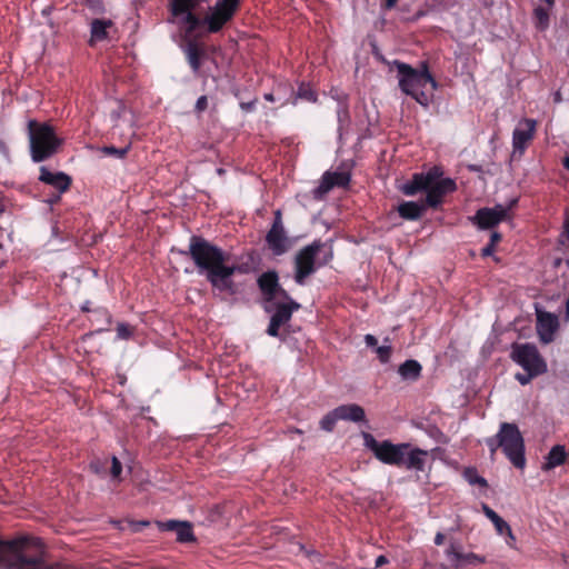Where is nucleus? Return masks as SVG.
Returning <instances> with one entry per match:
<instances>
[{"instance_id": "1", "label": "nucleus", "mask_w": 569, "mask_h": 569, "mask_svg": "<svg viewBox=\"0 0 569 569\" xmlns=\"http://www.w3.org/2000/svg\"><path fill=\"white\" fill-rule=\"evenodd\" d=\"M0 569H77L66 561H49L46 545L37 537L0 539Z\"/></svg>"}, {"instance_id": "2", "label": "nucleus", "mask_w": 569, "mask_h": 569, "mask_svg": "<svg viewBox=\"0 0 569 569\" xmlns=\"http://www.w3.org/2000/svg\"><path fill=\"white\" fill-rule=\"evenodd\" d=\"M188 254L193 260L198 272L211 284L224 282L236 273H246L249 266L240 263L232 253L222 250L201 237H191Z\"/></svg>"}, {"instance_id": "3", "label": "nucleus", "mask_w": 569, "mask_h": 569, "mask_svg": "<svg viewBox=\"0 0 569 569\" xmlns=\"http://www.w3.org/2000/svg\"><path fill=\"white\" fill-rule=\"evenodd\" d=\"M363 442L376 459L385 465L425 470L428 451L420 448H412L410 443H392L390 440L378 441L371 433H363Z\"/></svg>"}, {"instance_id": "4", "label": "nucleus", "mask_w": 569, "mask_h": 569, "mask_svg": "<svg viewBox=\"0 0 569 569\" xmlns=\"http://www.w3.org/2000/svg\"><path fill=\"white\" fill-rule=\"evenodd\" d=\"M261 307L270 315L267 327V335L280 337V328L284 327L292 317V313L300 309V303L295 301L283 287H259Z\"/></svg>"}, {"instance_id": "5", "label": "nucleus", "mask_w": 569, "mask_h": 569, "mask_svg": "<svg viewBox=\"0 0 569 569\" xmlns=\"http://www.w3.org/2000/svg\"><path fill=\"white\" fill-rule=\"evenodd\" d=\"M442 171L433 167L426 173H416L412 179L401 186L406 196H413L419 191H426L427 207H438L445 194L456 189V183L449 178H441Z\"/></svg>"}, {"instance_id": "6", "label": "nucleus", "mask_w": 569, "mask_h": 569, "mask_svg": "<svg viewBox=\"0 0 569 569\" xmlns=\"http://www.w3.org/2000/svg\"><path fill=\"white\" fill-rule=\"evenodd\" d=\"M401 91L411 96L419 104L428 107L437 89V82L426 64L420 70L403 62H396Z\"/></svg>"}, {"instance_id": "7", "label": "nucleus", "mask_w": 569, "mask_h": 569, "mask_svg": "<svg viewBox=\"0 0 569 569\" xmlns=\"http://www.w3.org/2000/svg\"><path fill=\"white\" fill-rule=\"evenodd\" d=\"M28 134L30 156L33 162H42L53 157L63 143V140L56 133L54 128L47 123H39L36 120L28 122Z\"/></svg>"}, {"instance_id": "8", "label": "nucleus", "mask_w": 569, "mask_h": 569, "mask_svg": "<svg viewBox=\"0 0 569 569\" xmlns=\"http://www.w3.org/2000/svg\"><path fill=\"white\" fill-rule=\"evenodd\" d=\"M333 257L331 241H313L302 248L296 256L295 280L302 282L317 268L327 264Z\"/></svg>"}, {"instance_id": "9", "label": "nucleus", "mask_w": 569, "mask_h": 569, "mask_svg": "<svg viewBox=\"0 0 569 569\" xmlns=\"http://www.w3.org/2000/svg\"><path fill=\"white\" fill-rule=\"evenodd\" d=\"M498 433L502 452L516 468L522 469L526 465L525 441L518 426L501 422Z\"/></svg>"}, {"instance_id": "10", "label": "nucleus", "mask_w": 569, "mask_h": 569, "mask_svg": "<svg viewBox=\"0 0 569 569\" xmlns=\"http://www.w3.org/2000/svg\"><path fill=\"white\" fill-rule=\"evenodd\" d=\"M199 0H172L171 13L174 22L179 26L180 30L184 32L187 38H192L198 34V30L207 24V17L200 20L192 13V9L198 4Z\"/></svg>"}, {"instance_id": "11", "label": "nucleus", "mask_w": 569, "mask_h": 569, "mask_svg": "<svg viewBox=\"0 0 569 569\" xmlns=\"http://www.w3.org/2000/svg\"><path fill=\"white\" fill-rule=\"evenodd\" d=\"M510 358L525 371L537 372L540 376L548 371L546 360L533 343L513 342L511 345Z\"/></svg>"}, {"instance_id": "12", "label": "nucleus", "mask_w": 569, "mask_h": 569, "mask_svg": "<svg viewBox=\"0 0 569 569\" xmlns=\"http://www.w3.org/2000/svg\"><path fill=\"white\" fill-rule=\"evenodd\" d=\"M485 557L473 552H463L458 542L451 541L445 549V558L438 565L441 569H463L468 566L485 563Z\"/></svg>"}, {"instance_id": "13", "label": "nucleus", "mask_w": 569, "mask_h": 569, "mask_svg": "<svg viewBox=\"0 0 569 569\" xmlns=\"http://www.w3.org/2000/svg\"><path fill=\"white\" fill-rule=\"evenodd\" d=\"M485 557L473 552H463L458 542L451 541L445 549V558L438 565L441 569H463L468 566L485 563Z\"/></svg>"}, {"instance_id": "14", "label": "nucleus", "mask_w": 569, "mask_h": 569, "mask_svg": "<svg viewBox=\"0 0 569 569\" xmlns=\"http://www.w3.org/2000/svg\"><path fill=\"white\" fill-rule=\"evenodd\" d=\"M239 7V0H217L207 14L209 32H218L234 14Z\"/></svg>"}, {"instance_id": "15", "label": "nucleus", "mask_w": 569, "mask_h": 569, "mask_svg": "<svg viewBox=\"0 0 569 569\" xmlns=\"http://www.w3.org/2000/svg\"><path fill=\"white\" fill-rule=\"evenodd\" d=\"M536 310V330L540 342L551 343L559 330L560 323L557 315L545 311L539 305H535Z\"/></svg>"}, {"instance_id": "16", "label": "nucleus", "mask_w": 569, "mask_h": 569, "mask_svg": "<svg viewBox=\"0 0 569 569\" xmlns=\"http://www.w3.org/2000/svg\"><path fill=\"white\" fill-rule=\"evenodd\" d=\"M515 203L516 200H512L508 207L497 204L493 208H481L471 221L480 229H490L508 218L509 210Z\"/></svg>"}, {"instance_id": "17", "label": "nucleus", "mask_w": 569, "mask_h": 569, "mask_svg": "<svg viewBox=\"0 0 569 569\" xmlns=\"http://www.w3.org/2000/svg\"><path fill=\"white\" fill-rule=\"evenodd\" d=\"M266 240L269 249L276 256L283 254L290 249L291 242L284 233L280 211L276 212V219L271 229L267 233Z\"/></svg>"}, {"instance_id": "18", "label": "nucleus", "mask_w": 569, "mask_h": 569, "mask_svg": "<svg viewBox=\"0 0 569 569\" xmlns=\"http://www.w3.org/2000/svg\"><path fill=\"white\" fill-rule=\"evenodd\" d=\"M537 122L532 119L519 121L512 133L513 153L520 156L525 152L528 143L532 140L536 132Z\"/></svg>"}, {"instance_id": "19", "label": "nucleus", "mask_w": 569, "mask_h": 569, "mask_svg": "<svg viewBox=\"0 0 569 569\" xmlns=\"http://www.w3.org/2000/svg\"><path fill=\"white\" fill-rule=\"evenodd\" d=\"M157 526L160 531H170L177 535V541L180 543L194 542L196 536L193 533V527L189 521L180 520H167L158 521Z\"/></svg>"}, {"instance_id": "20", "label": "nucleus", "mask_w": 569, "mask_h": 569, "mask_svg": "<svg viewBox=\"0 0 569 569\" xmlns=\"http://www.w3.org/2000/svg\"><path fill=\"white\" fill-rule=\"evenodd\" d=\"M39 180L52 186L60 192L67 191L71 184V179L68 174L63 172H51L47 167L40 168Z\"/></svg>"}, {"instance_id": "21", "label": "nucleus", "mask_w": 569, "mask_h": 569, "mask_svg": "<svg viewBox=\"0 0 569 569\" xmlns=\"http://www.w3.org/2000/svg\"><path fill=\"white\" fill-rule=\"evenodd\" d=\"M569 452L566 450L563 445L553 446L548 455L545 457V461L541 466L543 471L553 470L566 463Z\"/></svg>"}, {"instance_id": "22", "label": "nucleus", "mask_w": 569, "mask_h": 569, "mask_svg": "<svg viewBox=\"0 0 569 569\" xmlns=\"http://www.w3.org/2000/svg\"><path fill=\"white\" fill-rule=\"evenodd\" d=\"M335 409L339 420L361 422L366 419L363 408L357 403L341 405Z\"/></svg>"}, {"instance_id": "23", "label": "nucleus", "mask_w": 569, "mask_h": 569, "mask_svg": "<svg viewBox=\"0 0 569 569\" xmlns=\"http://www.w3.org/2000/svg\"><path fill=\"white\" fill-rule=\"evenodd\" d=\"M89 321L96 327L97 332L108 331L112 325V316L104 307H94Z\"/></svg>"}, {"instance_id": "24", "label": "nucleus", "mask_w": 569, "mask_h": 569, "mask_svg": "<svg viewBox=\"0 0 569 569\" xmlns=\"http://www.w3.org/2000/svg\"><path fill=\"white\" fill-rule=\"evenodd\" d=\"M426 208L425 202L406 201L398 207V212L403 219L416 220L421 217Z\"/></svg>"}, {"instance_id": "25", "label": "nucleus", "mask_w": 569, "mask_h": 569, "mask_svg": "<svg viewBox=\"0 0 569 569\" xmlns=\"http://www.w3.org/2000/svg\"><path fill=\"white\" fill-rule=\"evenodd\" d=\"M422 367L413 359H408L398 368V372L403 380L417 381L421 376Z\"/></svg>"}, {"instance_id": "26", "label": "nucleus", "mask_w": 569, "mask_h": 569, "mask_svg": "<svg viewBox=\"0 0 569 569\" xmlns=\"http://www.w3.org/2000/svg\"><path fill=\"white\" fill-rule=\"evenodd\" d=\"M482 511L485 516L493 523L496 531L499 535L511 536V528L493 509L488 505L482 503Z\"/></svg>"}, {"instance_id": "27", "label": "nucleus", "mask_w": 569, "mask_h": 569, "mask_svg": "<svg viewBox=\"0 0 569 569\" xmlns=\"http://www.w3.org/2000/svg\"><path fill=\"white\" fill-rule=\"evenodd\" d=\"M188 62L192 70L197 72L200 69V58L203 54V50L193 41H189L184 48Z\"/></svg>"}, {"instance_id": "28", "label": "nucleus", "mask_w": 569, "mask_h": 569, "mask_svg": "<svg viewBox=\"0 0 569 569\" xmlns=\"http://www.w3.org/2000/svg\"><path fill=\"white\" fill-rule=\"evenodd\" d=\"M111 26L110 20L96 19L91 23V39L100 41L107 38V29Z\"/></svg>"}, {"instance_id": "29", "label": "nucleus", "mask_w": 569, "mask_h": 569, "mask_svg": "<svg viewBox=\"0 0 569 569\" xmlns=\"http://www.w3.org/2000/svg\"><path fill=\"white\" fill-rule=\"evenodd\" d=\"M535 24L540 30H546L549 26V12L542 7H537L533 11Z\"/></svg>"}, {"instance_id": "30", "label": "nucleus", "mask_w": 569, "mask_h": 569, "mask_svg": "<svg viewBox=\"0 0 569 569\" xmlns=\"http://www.w3.org/2000/svg\"><path fill=\"white\" fill-rule=\"evenodd\" d=\"M333 188L330 177L327 172L322 176L320 184L312 191L313 198L321 199Z\"/></svg>"}, {"instance_id": "31", "label": "nucleus", "mask_w": 569, "mask_h": 569, "mask_svg": "<svg viewBox=\"0 0 569 569\" xmlns=\"http://www.w3.org/2000/svg\"><path fill=\"white\" fill-rule=\"evenodd\" d=\"M338 420L339 418L336 413V409H333L322 417L320 420V428L325 431L331 432Z\"/></svg>"}, {"instance_id": "32", "label": "nucleus", "mask_w": 569, "mask_h": 569, "mask_svg": "<svg viewBox=\"0 0 569 569\" xmlns=\"http://www.w3.org/2000/svg\"><path fill=\"white\" fill-rule=\"evenodd\" d=\"M333 187H346L350 182V174L347 172H327Z\"/></svg>"}, {"instance_id": "33", "label": "nucleus", "mask_w": 569, "mask_h": 569, "mask_svg": "<svg viewBox=\"0 0 569 569\" xmlns=\"http://www.w3.org/2000/svg\"><path fill=\"white\" fill-rule=\"evenodd\" d=\"M89 470L97 476L103 477L107 471V461L94 458L89 463Z\"/></svg>"}, {"instance_id": "34", "label": "nucleus", "mask_w": 569, "mask_h": 569, "mask_svg": "<svg viewBox=\"0 0 569 569\" xmlns=\"http://www.w3.org/2000/svg\"><path fill=\"white\" fill-rule=\"evenodd\" d=\"M376 353L381 363L389 362L392 353V348L390 345H383L376 348Z\"/></svg>"}, {"instance_id": "35", "label": "nucleus", "mask_w": 569, "mask_h": 569, "mask_svg": "<svg viewBox=\"0 0 569 569\" xmlns=\"http://www.w3.org/2000/svg\"><path fill=\"white\" fill-rule=\"evenodd\" d=\"M133 335V328L127 323L119 322L117 325V336L119 339L127 340Z\"/></svg>"}, {"instance_id": "36", "label": "nucleus", "mask_w": 569, "mask_h": 569, "mask_svg": "<svg viewBox=\"0 0 569 569\" xmlns=\"http://www.w3.org/2000/svg\"><path fill=\"white\" fill-rule=\"evenodd\" d=\"M129 150V146L124 148H116V147H103L102 152L107 156H113L116 158H123Z\"/></svg>"}, {"instance_id": "37", "label": "nucleus", "mask_w": 569, "mask_h": 569, "mask_svg": "<svg viewBox=\"0 0 569 569\" xmlns=\"http://www.w3.org/2000/svg\"><path fill=\"white\" fill-rule=\"evenodd\" d=\"M277 283H278V274L274 271H268V272L262 273L259 277L257 284L270 286V284H277Z\"/></svg>"}, {"instance_id": "38", "label": "nucleus", "mask_w": 569, "mask_h": 569, "mask_svg": "<svg viewBox=\"0 0 569 569\" xmlns=\"http://www.w3.org/2000/svg\"><path fill=\"white\" fill-rule=\"evenodd\" d=\"M486 445L488 446V448L490 450L491 458H493V456L497 452V450L501 449V441H500V438H499V433L497 432V435L487 438L486 439Z\"/></svg>"}, {"instance_id": "39", "label": "nucleus", "mask_w": 569, "mask_h": 569, "mask_svg": "<svg viewBox=\"0 0 569 569\" xmlns=\"http://www.w3.org/2000/svg\"><path fill=\"white\" fill-rule=\"evenodd\" d=\"M537 372L525 371V373H516L515 378L521 386H527L531 382L532 379L539 377Z\"/></svg>"}, {"instance_id": "40", "label": "nucleus", "mask_w": 569, "mask_h": 569, "mask_svg": "<svg viewBox=\"0 0 569 569\" xmlns=\"http://www.w3.org/2000/svg\"><path fill=\"white\" fill-rule=\"evenodd\" d=\"M466 476H467V479L468 481L471 483V485H479L481 487H486L487 486V481L483 477L481 476H478L473 470L471 469H468L466 471Z\"/></svg>"}, {"instance_id": "41", "label": "nucleus", "mask_w": 569, "mask_h": 569, "mask_svg": "<svg viewBox=\"0 0 569 569\" xmlns=\"http://www.w3.org/2000/svg\"><path fill=\"white\" fill-rule=\"evenodd\" d=\"M297 97L300 99H306L311 102H315L317 100L316 93L310 88L303 86L299 88Z\"/></svg>"}, {"instance_id": "42", "label": "nucleus", "mask_w": 569, "mask_h": 569, "mask_svg": "<svg viewBox=\"0 0 569 569\" xmlns=\"http://www.w3.org/2000/svg\"><path fill=\"white\" fill-rule=\"evenodd\" d=\"M121 472H122V465H121L120 460L116 456H113L111 458L110 473H111L112 478L117 479L120 477Z\"/></svg>"}, {"instance_id": "43", "label": "nucleus", "mask_w": 569, "mask_h": 569, "mask_svg": "<svg viewBox=\"0 0 569 569\" xmlns=\"http://www.w3.org/2000/svg\"><path fill=\"white\" fill-rule=\"evenodd\" d=\"M94 303L91 301V300H86L81 306H80V310L82 312H86V313H91L93 312L94 310Z\"/></svg>"}, {"instance_id": "44", "label": "nucleus", "mask_w": 569, "mask_h": 569, "mask_svg": "<svg viewBox=\"0 0 569 569\" xmlns=\"http://www.w3.org/2000/svg\"><path fill=\"white\" fill-rule=\"evenodd\" d=\"M212 288H213V295L214 296H222L224 292L234 293V291L232 290L233 287H222V286H219V287H212Z\"/></svg>"}, {"instance_id": "45", "label": "nucleus", "mask_w": 569, "mask_h": 569, "mask_svg": "<svg viewBox=\"0 0 569 569\" xmlns=\"http://www.w3.org/2000/svg\"><path fill=\"white\" fill-rule=\"evenodd\" d=\"M207 106H208L207 97L206 96L199 97L196 102V109L198 111H203L207 108Z\"/></svg>"}, {"instance_id": "46", "label": "nucleus", "mask_w": 569, "mask_h": 569, "mask_svg": "<svg viewBox=\"0 0 569 569\" xmlns=\"http://www.w3.org/2000/svg\"><path fill=\"white\" fill-rule=\"evenodd\" d=\"M365 342L367 345V347H375L377 348L378 347V340L375 336L372 335H366L365 336Z\"/></svg>"}, {"instance_id": "47", "label": "nucleus", "mask_w": 569, "mask_h": 569, "mask_svg": "<svg viewBox=\"0 0 569 569\" xmlns=\"http://www.w3.org/2000/svg\"><path fill=\"white\" fill-rule=\"evenodd\" d=\"M388 562H389L388 558L383 555H380L379 557H377L375 565L377 568H379Z\"/></svg>"}, {"instance_id": "48", "label": "nucleus", "mask_w": 569, "mask_h": 569, "mask_svg": "<svg viewBox=\"0 0 569 569\" xmlns=\"http://www.w3.org/2000/svg\"><path fill=\"white\" fill-rule=\"evenodd\" d=\"M495 251V246H492L491 243H488L483 249H482V256L483 257H488V256H491Z\"/></svg>"}, {"instance_id": "49", "label": "nucleus", "mask_w": 569, "mask_h": 569, "mask_svg": "<svg viewBox=\"0 0 569 569\" xmlns=\"http://www.w3.org/2000/svg\"><path fill=\"white\" fill-rule=\"evenodd\" d=\"M501 240V234L499 232H492L490 237V242L492 246H496L497 242Z\"/></svg>"}, {"instance_id": "50", "label": "nucleus", "mask_w": 569, "mask_h": 569, "mask_svg": "<svg viewBox=\"0 0 569 569\" xmlns=\"http://www.w3.org/2000/svg\"><path fill=\"white\" fill-rule=\"evenodd\" d=\"M445 535L442 532H437L435 537V545L441 546L445 542Z\"/></svg>"}, {"instance_id": "51", "label": "nucleus", "mask_w": 569, "mask_h": 569, "mask_svg": "<svg viewBox=\"0 0 569 569\" xmlns=\"http://www.w3.org/2000/svg\"><path fill=\"white\" fill-rule=\"evenodd\" d=\"M562 237H566V239L569 241V217L566 219L563 223Z\"/></svg>"}, {"instance_id": "52", "label": "nucleus", "mask_w": 569, "mask_h": 569, "mask_svg": "<svg viewBox=\"0 0 569 569\" xmlns=\"http://www.w3.org/2000/svg\"><path fill=\"white\" fill-rule=\"evenodd\" d=\"M348 117L347 109L341 108L338 110V119L340 122H342Z\"/></svg>"}, {"instance_id": "53", "label": "nucleus", "mask_w": 569, "mask_h": 569, "mask_svg": "<svg viewBox=\"0 0 569 569\" xmlns=\"http://www.w3.org/2000/svg\"><path fill=\"white\" fill-rule=\"evenodd\" d=\"M507 536H508V538H507L506 542L508 546L512 547L516 541V538L512 532H511V536H509V535H507Z\"/></svg>"}, {"instance_id": "54", "label": "nucleus", "mask_w": 569, "mask_h": 569, "mask_svg": "<svg viewBox=\"0 0 569 569\" xmlns=\"http://www.w3.org/2000/svg\"><path fill=\"white\" fill-rule=\"evenodd\" d=\"M398 0H386V8L391 9L397 4Z\"/></svg>"}, {"instance_id": "55", "label": "nucleus", "mask_w": 569, "mask_h": 569, "mask_svg": "<svg viewBox=\"0 0 569 569\" xmlns=\"http://www.w3.org/2000/svg\"><path fill=\"white\" fill-rule=\"evenodd\" d=\"M126 381H127V378H126V376H124V375H118V382H119L120 385H124V383H126Z\"/></svg>"}, {"instance_id": "56", "label": "nucleus", "mask_w": 569, "mask_h": 569, "mask_svg": "<svg viewBox=\"0 0 569 569\" xmlns=\"http://www.w3.org/2000/svg\"><path fill=\"white\" fill-rule=\"evenodd\" d=\"M562 164L567 170H569V154L563 158Z\"/></svg>"}, {"instance_id": "57", "label": "nucleus", "mask_w": 569, "mask_h": 569, "mask_svg": "<svg viewBox=\"0 0 569 569\" xmlns=\"http://www.w3.org/2000/svg\"><path fill=\"white\" fill-rule=\"evenodd\" d=\"M264 99H266V100H268V101H270V102H273V101H274V97H273V94H272V93H266V94H264Z\"/></svg>"}, {"instance_id": "58", "label": "nucleus", "mask_w": 569, "mask_h": 569, "mask_svg": "<svg viewBox=\"0 0 569 569\" xmlns=\"http://www.w3.org/2000/svg\"><path fill=\"white\" fill-rule=\"evenodd\" d=\"M555 101H556V102H560V101H561L560 92H557V93L555 94Z\"/></svg>"}, {"instance_id": "59", "label": "nucleus", "mask_w": 569, "mask_h": 569, "mask_svg": "<svg viewBox=\"0 0 569 569\" xmlns=\"http://www.w3.org/2000/svg\"><path fill=\"white\" fill-rule=\"evenodd\" d=\"M242 108H243V109H248V110H249V109H251V103H248V104H246V106H242Z\"/></svg>"}, {"instance_id": "60", "label": "nucleus", "mask_w": 569, "mask_h": 569, "mask_svg": "<svg viewBox=\"0 0 569 569\" xmlns=\"http://www.w3.org/2000/svg\"><path fill=\"white\" fill-rule=\"evenodd\" d=\"M383 341H385L386 343H390V339H389L388 337H387V338H385V340H383Z\"/></svg>"}, {"instance_id": "61", "label": "nucleus", "mask_w": 569, "mask_h": 569, "mask_svg": "<svg viewBox=\"0 0 569 569\" xmlns=\"http://www.w3.org/2000/svg\"><path fill=\"white\" fill-rule=\"evenodd\" d=\"M3 147L4 146H3L2 141H0V151L3 149Z\"/></svg>"}]
</instances>
